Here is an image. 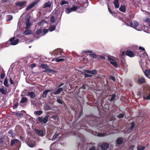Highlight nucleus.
<instances>
[{
  "instance_id": "1",
  "label": "nucleus",
  "mask_w": 150,
  "mask_h": 150,
  "mask_svg": "<svg viewBox=\"0 0 150 150\" xmlns=\"http://www.w3.org/2000/svg\"><path fill=\"white\" fill-rule=\"evenodd\" d=\"M20 141L16 139H12L11 142V146H12L14 150H18L21 146Z\"/></svg>"
},
{
  "instance_id": "2",
  "label": "nucleus",
  "mask_w": 150,
  "mask_h": 150,
  "mask_svg": "<svg viewBox=\"0 0 150 150\" xmlns=\"http://www.w3.org/2000/svg\"><path fill=\"white\" fill-rule=\"evenodd\" d=\"M53 53L55 55H60L61 57H65V53L63 52L62 49L60 48L57 49V50L53 51Z\"/></svg>"
},
{
  "instance_id": "3",
  "label": "nucleus",
  "mask_w": 150,
  "mask_h": 150,
  "mask_svg": "<svg viewBox=\"0 0 150 150\" xmlns=\"http://www.w3.org/2000/svg\"><path fill=\"white\" fill-rule=\"evenodd\" d=\"M80 6H73L71 8H65V11L67 13L69 14L72 11H76L78 9H79L80 8Z\"/></svg>"
},
{
  "instance_id": "4",
  "label": "nucleus",
  "mask_w": 150,
  "mask_h": 150,
  "mask_svg": "<svg viewBox=\"0 0 150 150\" xmlns=\"http://www.w3.org/2000/svg\"><path fill=\"white\" fill-rule=\"evenodd\" d=\"M15 37H13L9 39L7 41V43L11 45H16L18 42V39H15Z\"/></svg>"
},
{
  "instance_id": "5",
  "label": "nucleus",
  "mask_w": 150,
  "mask_h": 150,
  "mask_svg": "<svg viewBox=\"0 0 150 150\" xmlns=\"http://www.w3.org/2000/svg\"><path fill=\"white\" fill-rule=\"evenodd\" d=\"M64 84L63 83H61L59 84L58 86L59 88L56 91L52 92L51 95L52 96V94H54V95H57L60 94L63 90V88H60V87L62 86Z\"/></svg>"
},
{
  "instance_id": "6",
  "label": "nucleus",
  "mask_w": 150,
  "mask_h": 150,
  "mask_svg": "<svg viewBox=\"0 0 150 150\" xmlns=\"http://www.w3.org/2000/svg\"><path fill=\"white\" fill-rule=\"evenodd\" d=\"M49 117L48 115H47L43 119L42 117H39L38 119L40 123H43L44 124H46L48 121Z\"/></svg>"
},
{
  "instance_id": "7",
  "label": "nucleus",
  "mask_w": 150,
  "mask_h": 150,
  "mask_svg": "<svg viewBox=\"0 0 150 150\" xmlns=\"http://www.w3.org/2000/svg\"><path fill=\"white\" fill-rule=\"evenodd\" d=\"M126 55L130 57H133L135 56V54L131 50H127L125 51Z\"/></svg>"
},
{
  "instance_id": "8",
  "label": "nucleus",
  "mask_w": 150,
  "mask_h": 150,
  "mask_svg": "<svg viewBox=\"0 0 150 150\" xmlns=\"http://www.w3.org/2000/svg\"><path fill=\"white\" fill-rule=\"evenodd\" d=\"M130 26L133 28H135L136 30H140L139 29H138L137 27L138 26V23L137 21H134L133 22L130 23Z\"/></svg>"
},
{
  "instance_id": "9",
  "label": "nucleus",
  "mask_w": 150,
  "mask_h": 150,
  "mask_svg": "<svg viewBox=\"0 0 150 150\" xmlns=\"http://www.w3.org/2000/svg\"><path fill=\"white\" fill-rule=\"evenodd\" d=\"M123 142V138L122 137H119L117 138L116 141V144L118 145H120L122 144Z\"/></svg>"
},
{
  "instance_id": "10",
  "label": "nucleus",
  "mask_w": 150,
  "mask_h": 150,
  "mask_svg": "<svg viewBox=\"0 0 150 150\" xmlns=\"http://www.w3.org/2000/svg\"><path fill=\"white\" fill-rule=\"evenodd\" d=\"M27 95L29 96L30 98L32 99L36 97L35 93L33 91L28 92Z\"/></svg>"
},
{
  "instance_id": "11",
  "label": "nucleus",
  "mask_w": 150,
  "mask_h": 150,
  "mask_svg": "<svg viewBox=\"0 0 150 150\" xmlns=\"http://www.w3.org/2000/svg\"><path fill=\"white\" fill-rule=\"evenodd\" d=\"M101 147L103 150H106L108 147L109 144L107 143H103L101 144Z\"/></svg>"
},
{
  "instance_id": "12",
  "label": "nucleus",
  "mask_w": 150,
  "mask_h": 150,
  "mask_svg": "<svg viewBox=\"0 0 150 150\" xmlns=\"http://www.w3.org/2000/svg\"><path fill=\"white\" fill-rule=\"evenodd\" d=\"M85 72L87 73L90 74H95L97 73V71L95 70H92L91 71L88 70H85Z\"/></svg>"
},
{
  "instance_id": "13",
  "label": "nucleus",
  "mask_w": 150,
  "mask_h": 150,
  "mask_svg": "<svg viewBox=\"0 0 150 150\" xmlns=\"http://www.w3.org/2000/svg\"><path fill=\"white\" fill-rule=\"evenodd\" d=\"M37 3V2L35 1L32 3L27 8L26 10H30L31 8L34 7Z\"/></svg>"
},
{
  "instance_id": "14",
  "label": "nucleus",
  "mask_w": 150,
  "mask_h": 150,
  "mask_svg": "<svg viewBox=\"0 0 150 150\" xmlns=\"http://www.w3.org/2000/svg\"><path fill=\"white\" fill-rule=\"evenodd\" d=\"M126 8L125 6L124 5H121L120 8H119V10L125 13L126 11Z\"/></svg>"
},
{
  "instance_id": "15",
  "label": "nucleus",
  "mask_w": 150,
  "mask_h": 150,
  "mask_svg": "<svg viewBox=\"0 0 150 150\" xmlns=\"http://www.w3.org/2000/svg\"><path fill=\"white\" fill-rule=\"evenodd\" d=\"M144 94L145 96L146 95L149 94H150V88H145L144 90Z\"/></svg>"
},
{
  "instance_id": "16",
  "label": "nucleus",
  "mask_w": 150,
  "mask_h": 150,
  "mask_svg": "<svg viewBox=\"0 0 150 150\" xmlns=\"http://www.w3.org/2000/svg\"><path fill=\"white\" fill-rule=\"evenodd\" d=\"M35 131L38 136L41 137L44 136L43 132L42 130L36 129Z\"/></svg>"
},
{
  "instance_id": "17",
  "label": "nucleus",
  "mask_w": 150,
  "mask_h": 150,
  "mask_svg": "<svg viewBox=\"0 0 150 150\" xmlns=\"http://www.w3.org/2000/svg\"><path fill=\"white\" fill-rule=\"evenodd\" d=\"M16 5L17 6H20L22 7L23 6L26 5V2L25 1H24L22 2L19 1L16 3Z\"/></svg>"
},
{
  "instance_id": "18",
  "label": "nucleus",
  "mask_w": 150,
  "mask_h": 150,
  "mask_svg": "<svg viewBox=\"0 0 150 150\" xmlns=\"http://www.w3.org/2000/svg\"><path fill=\"white\" fill-rule=\"evenodd\" d=\"M113 3L114 4L115 7L116 8H119L120 4L118 2V0H114Z\"/></svg>"
},
{
  "instance_id": "19",
  "label": "nucleus",
  "mask_w": 150,
  "mask_h": 150,
  "mask_svg": "<svg viewBox=\"0 0 150 150\" xmlns=\"http://www.w3.org/2000/svg\"><path fill=\"white\" fill-rule=\"evenodd\" d=\"M44 72L51 73H55L57 72V71L54 70L52 69H46L43 71Z\"/></svg>"
},
{
  "instance_id": "20",
  "label": "nucleus",
  "mask_w": 150,
  "mask_h": 150,
  "mask_svg": "<svg viewBox=\"0 0 150 150\" xmlns=\"http://www.w3.org/2000/svg\"><path fill=\"white\" fill-rule=\"evenodd\" d=\"M51 90H47L44 91L42 93V97L43 98H45L47 97V94L49 92L51 91Z\"/></svg>"
},
{
  "instance_id": "21",
  "label": "nucleus",
  "mask_w": 150,
  "mask_h": 150,
  "mask_svg": "<svg viewBox=\"0 0 150 150\" xmlns=\"http://www.w3.org/2000/svg\"><path fill=\"white\" fill-rule=\"evenodd\" d=\"M51 5V3L50 1L45 3L43 6V8H45L47 7H50Z\"/></svg>"
},
{
  "instance_id": "22",
  "label": "nucleus",
  "mask_w": 150,
  "mask_h": 150,
  "mask_svg": "<svg viewBox=\"0 0 150 150\" xmlns=\"http://www.w3.org/2000/svg\"><path fill=\"white\" fill-rule=\"evenodd\" d=\"M27 144L28 145L31 147H33L35 146V143L34 142H28Z\"/></svg>"
},
{
  "instance_id": "23",
  "label": "nucleus",
  "mask_w": 150,
  "mask_h": 150,
  "mask_svg": "<svg viewBox=\"0 0 150 150\" xmlns=\"http://www.w3.org/2000/svg\"><path fill=\"white\" fill-rule=\"evenodd\" d=\"M110 63L113 65L115 68H117L118 67L117 63L115 61L114 59L112 61L110 62Z\"/></svg>"
},
{
  "instance_id": "24",
  "label": "nucleus",
  "mask_w": 150,
  "mask_h": 150,
  "mask_svg": "<svg viewBox=\"0 0 150 150\" xmlns=\"http://www.w3.org/2000/svg\"><path fill=\"white\" fill-rule=\"evenodd\" d=\"M4 88H2L0 89V92L3 94L5 95L6 93L7 90L6 88L4 87Z\"/></svg>"
},
{
  "instance_id": "25",
  "label": "nucleus",
  "mask_w": 150,
  "mask_h": 150,
  "mask_svg": "<svg viewBox=\"0 0 150 150\" xmlns=\"http://www.w3.org/2000/svg\"><path fill=\"white\" fill-rule=\"evenodd\" d=\"M24 34L25 35H30L32 33V31L28 29H26L24 32Z\"/></svg>"
},
{
  "instance_id": "26",
  "label": "nucleus",
  "mask_w": 150,
  "mask_h": 150,
  "mask_svg": "<svg viewBox=\"0 0 150 150\" xmlns=\"http://www.w3.org/2000/svg\"><path fill=\"white\" fill-rule=\"evenodd\" d=\"M145 79L144 78H139L138 80V82L139 84H142L145 83Z\"/></svg>"
},
{
  "instance_id": "27",
  "label": "nucleus",
  "mask_w": 150,
  "mask_h": 150,
  "mask_svg": "<svg viewBox=\"0 0 150 150\" xmlns=\"http://www.w3.org/2000/svg\"><path fill=\"white\" fill-rule=\"evenodd\" d=\"M28 100L27 98L26 97H23L22 98L20 103H24L26 102Z\"/></svg>"
},
{
  "instance_id": "28",
  "label": "nucleus",
  "mask_w": 150,
  "mask_h": 150,
  "mask_svg": "<svg viewBox=\"0 0 150 150\" xmlns=\"http://www.w3.org/2000/svg\"><path fill=\"white\" fill-rule=\"evenodd\" d=\"M145 76L147 77H148L150 75V70L146 69L144 72Z\"/></svg>"
},
{
  "instance_id": "29",
  "label": "nucleus",
  "mask_w": 150,
  "mask_h": 150,
  "mask_svg": "<svg viewBox=\"0 0 150 150\" xmlns=\"http://www.w3.org/2000/svg\"><path fill=\"white\" fill-rule=\"evenodd\" d=\"M40 67L42 68L45 69H47V68H49V67L46 64H40Z\"/></svg>"
},
{
  "instance_id": "30",
  "label": "nucleus",
  "mask_w": 150,
  "mask_h": 150,
  "mask_svg": "<svg viewBox=\"0 0 150 150\" xmlns=\"http://www.w3.org/2000/svg\"><path fill=\"white\" fill-rule=\"evenodd\" d=\"M8 134H10V135H9V136L10 137H13L14 136V133H13V131L12 129H11L9 131Z\"/></svg>"
},
{
  "instance_id": "31",
  "label": "nucleus",
  "mask_w": 150,
  "mask_h": 150,
  "mask_svg": "<svg viewBox=\"0 0 150 150\" xmlns=\"http://www.w3.org/2000/svg\"><path fill=\"white\" fill-rule=\"evenodd\" d=\"M29 19L28 20L27 23H26V26L25 27V29H28L29 28L30 26V23H29Z\"/></svg>"
},
{
  "instance_id": "32",
  "label": "nucleus",
  "mask_w": 150,
  "mask_h": 150,
  "mask_svg": "<svg viewBox=\"0 0 150 150\" xmlns=\"http://www.w3.org/2000/svg\"><path fill=\"white\" fill-rule=\"evenodd\" d=\"M55 28L56 26L54 25L50 26L49 28V30L50 31H52L55 29Z\"/></svg>"
},
{
  "instance_id": "33",
  "label": "nucleus",
  "mask_w": 150,
  "mask_h": 150,
  "mask_svg": "<svg viewBox=\"0 0 150 150\" xmlns=\"http://www.w3.org/2000/svg\"><path fill=\"white\" fill-rule=\"evenodd\" d=\"M58 135L57 134V132H55L52 138V140H53L56 139L58 138Z\"/></svg>"
},
{
  "instance_id": "34",
  "label": "nucleus",
  "mask_w": 150,
  "mask_h": 150,
  "mask_svg": "<svg viewBox=\"0 0 150 150\" xmlns=\"http://www.w3.org/2000/svg\"><path fill=\"white\" fill-rule=\"evenodd\" d=\"M44 110L45 111H47L50 109V108L48 105H45L44 107Z\"/></svg>"
},
{
  "instance_id": "35",
  "label": "nucleus",
  "mask_w": 150,
  "mask_h": 150,
  "mask_svg": "<svg viewBox=\"0 0 150 150\" xmlns=\"http://www.w3.org/2000/svg\"><path fill=\"white\" fill-rule=\"evenodd\" d=\"M43 113V111L40 110L38 111H35L34 112L35 114H37L38 115H40Z\"/></svg>"
},
{
  "instance_id": "36",
  "label": "nucleus",
  "mask_w": 150,
  "mask_h": 150,
  "mask_svg": "<svg viewBox=\"0 0 150 150\" xmlns=\"http://www.w3.org/2000/svg\"><path fill=\"white\" fill-rule=\"evenodd\" d=\"M125 115V113L123 112L122 114H120L117 116V117L119 118H121L124 117V116Z\"/></svg>"
},
{
  "instance_id": "37",
  "label": "nucleus",
  "mask_w": 150,
  "mask_h": 150,
  "mask_svg": "<svg viewBox=\"0 0 150 150\" xmlns=\"http://www.w3.org/2000/svg\"><path fill=\"white\" fill-rule=\"evenodd\" d=\"M60 3L61 5H63L66 4H69V2L65 0H62L60 2Z\"/></svg>"
},
{
  "instance_id": "38",
  "label": "nucleus",
  "mask_w": 150,
  "mask_h": 150,
  "mask_svg": "<svg viewBox=\"0 0 150 150\" xmlns=\"http://www.w3.org/2000/svg\"><path fill=\"white\" fill-rule=\"evenodd\" d=\"M89 56H90L91 57L93 58H97V55L94 53H92L91 54H89Z\"/></svg>"
},
{
  "instance_id": "39",
  "label": "nucleus",
  "mask_w": 150,
  "mask_h": 150,
  "mask_svg": "<svg viewBox=\"0 0 150 150\" xmlns=\"http://www.w3.org/2000/svg\"><path fill=\"white\" fill-rule=\"evenodd\" d=\"M56 101L57 102V103L61 104L62 105L63 104H65L64 102L62 100H61L59 99H57L56 100Z\"/></svg>"
},
{
  "instance_id": "40",
  "label": "nucleus",
  "mask_w": 150,
  "mask_h": 150,
  "mask_svg": "<svg viewBox=\"0 0 150 150\" xmlns=\"http://www.w3.org/2000/svg\"><path fill=\"white\" fill-rule=\"evenodd\" d=\"M116 95L115 94H113L112 96L110 99V101L111 102H112V101H113L114 100V99H115V98L116 97Z\"/></svg>"
},
{
  "instance_id": "41",
  "label": "nucleus",
  "mask_w": 150,
  "mask_h": 150,
  "mask_svg": "<svg viewBox=\"0 0 150 150\" xmlns=\"http://www.w3.org/2000/svg\"><path fill=\"white\" fill-rule=\"evenodd\" d=\"M4 85L6 87H8V82L6 78H5L4 83Z\"/></svg>"
},
{
  "instance_id": "42",
  "label": "nucleus",
  "mask_w": 150,
  "mask_h": 150,
  "mask_svg": "<svg viewBox=\"0 0 150 150\" xmlns=\"http://www.w3.org/2000/svg\"><path fill=\"white\" fill-rule=\"evenodd\" d=\"M55 61L56 62H59L61 61H62L64 60V59L63 58L59 59V58H56L55 59Z\"/></svg>"
},
{
  "instance_id": "43",
  "label": "nucleus",
  "mask_w": 150,
  "mask_h": 150,
  "mask_svg": "<svg viewBox=\"0 0 150 150\" xmlns=\"http://www.w3.org/2000/svg\"><path fill=\"white\" fill-rule=\"evenodd\" d=\"M135 126V124L134 123V122H132L131 123V127L129 128V129L130 130H132L134 128Z\"/></svg>"
},
{
  "instance_id": "44",
  "label": "nucleus",
  "mask_w": 150,
  "mask_h": 150,
  "mask_svg": "<svg viewBox=\"0 0 150 150\" xmlns=\"http://www.w3.org/2000/svg\"><path fill=\"white\" fill-rule=\"evenodd\" d=\"M145 148V147L142 146H139L137 147L138 150H144Z\"/></svg>"
},
{
  "instance_id": "45",
  "label": "nucleus",
  "mask_w": 150,
  "mask_h": 150,
  "mask_svg": "<svg viewBox=\"0 0 150 150\" xmlns=\"http://www.w3.org/2000/svg\"><path fill=\"white\" fill-rule=\"evenodd\" d=\"M50 21H51L53 23L54 22L55 20V17L54 16H52L50 17Z\"/></svg>"
},
{
  "instance_id": "46",
  "label": "nucleus",
  "mask_w": 150,
  "mask_h": 150,
  "mask_svg": "<svg viewBox=\"0 0 150 150\" xmlns=\"http://www.w3.org/2000/svg\"><path fill=\"white\" fill-rule=\"evenodd\" d=\"M109 79H111L113 81H115V77L112 76H109Z\"/></svg>"
},
{
  "instance_id": "47",
  "label": "nucleus",
  "mask_w": 150,
  "mask_h": 150,
  "mask_svg": "<svg viewBox=\"0 0 150 150\" xmlns=\"http://www.w3.org/2000/svg\"><path fill=\"white\" fill-rule=\"evenodd\" d=\"M144 99H146V100H148V99H150V94H149L146 97H145L144 96Z\"/></svg>"
},
{
  "instance_id": "48",
  "label": "nucleus",
  "mask_w": 150,
  "mask_h": 150,
  "mask_svg": "<svg viewBox=\"0 0 150 150\" xmlns=\"http://www.w3.org/2000/svg\"><path fill=\"white\" fill-rule=\"evenodd\" d=\"M42 30L40 29L38 30L36 32V33L38 35H39L41 33Z\"/></svg>"
},
{
  "instance_id": "49",
  "label": "nucleus",
  "mask_w": 150,
  "mask_h": 150,
  "mask_svg": "<svg viewBox=\"0 0 150 150\" xmlns=\"http://www.w3.org/2000/svg\"><path fill=\"white\" fill-rule=\"evenodd\" d=\"M8 19L7 20V21H10L12 20V19H13V17L9 15L8 16Z\"/></svg>"
},
{
  "instance_id": "50",
  "label": "nucleus",
  "mask_w": 150,
  "mask_h": 150,
  "mask_svg": "<svg viewBox=\"0 0 150 150\" xmlns=\"http://www.w3.org/2000/svg\"><path fill=\"white\" fill-rule=\"evenodd\" d=\"M84 76L85 78L88 77H91L92 76V75L90 74H86V73L84 74Z\"/></svg>"
},
{
  "instance_id": "51",
  "label": "nucleus",
  "mask_w": 150,
  "mask_h": 150,
  "mask_svg": "<svg viewBox=\"0 0 150 150\" xmlns=\"http://www.w3.org/2000/svg\"><path fill=\"white\" fill-rule=\"evenodd\" d=\"M5 75V74L4 73L1 74L0 76V77L1 79H3Z\"/></svg>"
},
{
  "instance_id": "52",
  "label": "nucleus",
  "mask_w": 150,
  "mask_h": 150,
  "mask_svg": "<svg viewBox=\"0 0 150 150\" xmlns=\"http://www.w3.org/2000/svg\"><path fill=\"white\" fill-rule=\"evenodd\" d=\"M145 21L149 24L150 23V19L149 18H147Z\"/></svg>"
},
{
  "instance_id": "53",
  "label": "nucleus",
  "mask_w": 150,
  "mask_h": 150,
  "mask_svg": "<svg viewBox=\"0 0 150 150\" xmlns=\"http://www.w3.org/2000/svg\"><path fill=\"white\" fill-rule=\"evenodd\" d=\"M18 103H16L15 104L13 107V109H15V108H17V107L18 106Z\"/></svg>"
},
{
  "instance_id": "54",
  "label": "nucleus",
  "mask_w": 150,
  "mask_h": 150,
  "mask_svg": "<svg viewBox=\"0 0 150 150\" xmlns=\"http://www.w3.org/2000/svg\"><path fill=\"white\" fill-rule=\"evenodd\" d=\"M10 83H11V84H14V82L13 81V80L11 78H10Z\"/></svg>"
},
{
  "instance_id": "55",
  "label": "nucleus",
  "mask_w": 150,
  "mask_h": 150,
  "mask_svg": "<svg viewBox=\"0 0 150 150\" xmlns=\"http://www.w3.org/2000/svg\"><path fill=\"white\" fill-rule=\"evenodd\" d=\"M4 138H0V144H2L4 142Z\"/></svg>"
},
{
  "instance_id": "56",
  "label": "nucleus",
  "mask_w": 150,
  "mask_h": 150,
  "mask_svg": "<svg viewBox=\"0 0 150 150\" xmlns=\"http://www.w3.org/2000/svg\"><path fill=\"white\" fill-rule=\"evenodd\" d=\"M48 31V30L47 29H45L43 30V32L44 34H45L46 33H47Z\"/></svg>"
},
{
  "instance_id": "57",
  "label": "nucleus",
  "mask_w": 150,
  "mask_h": 150,
  "mask_svg": "<svg viewBox=\"0 0 150 150\" xmlns=\"http://www.w3.org/2000/svg\"><path fill=\"white\" fill-rule=\"evenodd\" d=\"M108 59L109 61V62H110L111 61H112L113 60H114V59L111 58L109 56L108 57Z\"/></svg>"
},
{
  "instance_id": "58",
  "label": "nucleus",
  "mask_w": 150,
  "mask_h": 150,
  "mask_svg": "<svg viewBox=\"0 0 150 150\" xmlns=\"http://www.w3.org/2000/svg\"><path fill=\"white\" fill-rule=\"evenodd\" d=\"M109 5H108V10L109 12L111 13L112 14L113 13V12H112V11L111 10V9H110V8L109 7Z\"/></svg>"
},
{
  "instance_id": "59",
  "label": "nucleus",
  "mask_w": 150,
  "mask_h": 150,
  "mask_svg": "<svg viewBox=\"0 0 150 150\" xmlns=\"http://www.w3.org/2000/svg\"><path fill=\"white\" fill-rule=\"evenodd\" d=\"M139 49L140 50H142L143 51H145L144 48L141 47H139Z\"/></svg>"
},
{
  "instance_id": "60",
  "label": "nucleus",
  "mask_w": 150,
  "mask_h": 150,
  "mask_svg": "<svg viewBox=\"0 0 150 150\" xmlns=\"http://www.w3.org/2000/svg\"><path fill=\"white\" fill-rule=\"evenodd\" d=\"M16 115L18 116H20L22 115V114L21 113H19V112H17L16 113Z\"/></svg>"
},
{
  "instance_id": "61",
  "label": "nucleus",
  "mask_w": 150,
  "mask_h": 150,
  "mask_svg": "<svg viewBox=\"0 0 150 150\" xmlns=\"http://www.w3.org/2000/svg\"><path fill=\"white\" fill-rule=\"evenodd\" d=\"M81 88L83 89H86V87L85 85L84 84L81 87Z\"/></svg>"
},
{
  "instance_id": "62",
  "label": "nucleus",
  "mask_w": 150,
  "mask_h": 150,
  "mask_svg": "<svg viewBox=\"0 0 150 150\" xmlns=\"http://www.w3.org/2000/svg\"><path fill=\"white\" fill-rule=\"evenodd\" d=\"M92 52L93 51L92 50H88L85 52H88L89 53H92Z\"/></svg>"
},
{
  "instance_id": "63",
  "label": "nucleus",
  "mask_w": 150,
  "mask_h": 150,
  "mask_svg": "<svg viewBox=\"0 0 150 150\" xmlns=\"http://www.w3.org/2000/svg\"><path fill=\"white\" fill-rule=\"evenodd\" d=\"M31 66L32 68H33L35 66V64L34 63L32 64L31 65Z\"/></svg>"
},
{
  "instance_id": "64",
  "label": "nucleus",
  "mask_w": 150,
  "mask_h": 150,
  "mask_svg": "<svg viewBox=\"0 0 150 150\" xmlns=\"http://www.w3.org/2000/svg\"><path fill=\"white\" fill-rule=\"evenodd\" d=\"M125 53V51L122 52V54H121L122 56H123L124 55Z\"/></svg>"
}]
</instances>
